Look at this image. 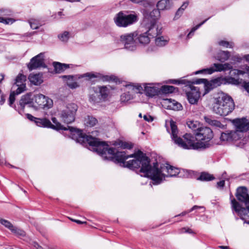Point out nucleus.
<instances>
[{
  "label": "nucleus",
  "mask_w": 249,
  "mask_h": 249,
  "mask_svg": "<svg viewBox=\"0 0 249 249\" xmlns=\"http://www.w3.org/2000/svg\"><path fill=\"white\" fill-rule=\"evenodd\" d=\"M76 134L75 136L77 137L74 138H76L78 142L82 144L88 143L92 147V150L97 152L104 160L117 161L122 163L125 167L131 169H141L142 164L138 168H130L127 166L129 161L138 159V155L142 153L141 151L137 154L127 155L124 151L117 152L115 148L109 147L108 145L106 142H100L98 139L91 136H83L80 131H77Z\"/></svg>",
  "instance_id": "f257e3e1"
},
{
  "label": "nucleus",
  "mask_w": 249,
  "mask_h": 249,
  "mask_svg": "<svg viewBox=\"0 0 249 249\" xmlns=\"http://www.w3.org/2000/svg\"><path fill=\"white\" fill-rule=\"evenodd\" d=\"M150 162V159L145 154L141 153L138 155V159L129 161L127 166L130 168H138L142 164L140 170L141 176L151 178L154 184H160L165 177H172L179 173L178 169L168 164L159 168L157 162L151 166Z\"/></svg>",
  "instance_id": "f03ea898"
},
{
  "label": "nucleus",
  "mask_w": 249,
  "mask_h": 249,
  "mask_svg": "<svg viewBox=\"0 0 249 249\" xmlns=\"http://www.w3.org/2000/svg\"><path fill=\"white\" fill-rule=\"evenodd\" d=\"M171 135L174 142L179 146L186 149H198L208 148L209 141L213 138L212 130L208 127L202 126L196 133V138L191 134L186 133L183 139L178 137V128L175 123L170 122Z\"/></svg>",
  "instance_id": "7ed1b4c3"
},
{
  "label": "nucleus",
  "mask_w": 249,
  "mask_h": 249,
  "mask_svg": "<svg viewBox=\"0 0 249 249\" xmlns=\"http://www.w3.org/2000/svg\"><path fill=\"white\" fill-rule=\"evenodd\" d=\"M213 111L220 116H226L235 108V104L231 96L223 92L217 93L213 98Z\"/></svg>",
  "instance_id": "20e7f679"
},
{
  "label": "nucleus",
  "mask_w": 249,
  "mask_h": 249,
  "mask_svg": "<svg viewBox=\"0 0 249 249\" xmlns=\"http://www.w3.org/2000/svg\"><path fill=\"white\" fill-rule=\"evenodd\" d=\"M170 83L174 84H184L185 85V87L190 89V91L187 92L186 94L187 99L189 103L191 104H195L197 103L200 97V93L198 91V89H197L196 87L194 86V84H198L201 83H203L204 84V88L206 90L205 93H208L211 89L209 88H208L206 87V84H207L208 83H210V82L208 81L205 79H199L193 82L187 81L185 79H172L170 80Z\"/></svg>",
  "instance_id": "39448f33"
},
{
  "label": "nucleus",
  "mask_w": 249,
  "mask_h": 249,
  "mask_svg": "<svg viewBox=\"0 0 249 249\" xmlns=\"http://www.w3.org/2000/svg\"><path fill=\"white\" fill-rule=\"evenodd\" d=\"M238 200L244 202L246 208L242 207L235 199L231 200L232 208L243 220L249 219V195L246 188L240 187L237 188L236 195Z\"/></svg>",
  "instance_id": "423d86ee"
},
{
  "label": "nucleus",
  "mask_w": 249,
  "mask_h": 249,
  "mask_svg": "<svg viewBox=\"0 0 249 249\" xmlns=\"http://www.w3.org/2000/svg\"><path fill=\"white\" fill-rule=\"evenodd\" d=\"M77 108L78 107L76 104H69L58 110V116L62 122L67 124H71L75 120Z\"/></svg>",
  "instance_id": "0eeeda50"
},
{
  "label": "nucleus",
  "mask_w": 249,
  "mask_h": 249,
  "mask_svg": "<svg viewBox=\"0 0 249 249\" xmlns=\"http://www.w3.org/2000/svg\"><path fill=\"white\" fill-rule=\"evenodd\" d=\"M135 14H125L123 12L118 13L114 18L115 24L119 27H125L137 21Z\"/></svg>",
  "instance_id": "6e6552de"
},
{
  "label": "nucleus",
  "mask_w": 249,
  "mask_h": 249,
  "mask_svg": "<svg viewBox=\"0 0 249 249\" xmlns=\"http://www.w3.org/2000/svg\"><path fill=\"white\" fill-rule=\"evenodd\" d=\"M145 26L148 30L140 34L137 37L139 43L143 45L149 43L151 38H153L161 34V29H159L158 27H150L149 25Z\"/></svg>",
  "instance_id": "1a4fd4ad"
},
{
  "label": "nucleus",
  "mask_w": 249,
  "mask_h": 249,
  "mask_svg": "<svg viewBox=\"0 0 249 249\" xmlns=\"http://www.w3.org/2000/svg\"><path fill=\"white\" fill-rule=\"evenodd\" d=\"M241 80L239 78H235L232 77H219L212 80L210 83H208L207 84H206V86L210 89H213V88L222 84H231L237 85L241 83Z\"/></svg>",
  "instance_id": "9d476101"
},
{
  "label": "nucleus",
  "mask_w": 249,
  "mask_h": 249,
  "mask_svg": "<svg viewBox=\"0 0 249 249\" xmlns=\"http://www.w3.org/2000/svg\"><path fill=\"white\" fill-rule=\"evenodd\" d=\"M137 35L135 33H126L120 36V41L124 45L125 49L133 51L136 49L137 43L134 37Z\"/></svg>",
  "instance_id": "9b49d317"
},
{
  "label": "nucleus",
  "mask_w": 249,
  "mask_h": 249,
  "mask_svg": "<svg viewBox=\"0 0 249 249\" xmlns=\"http://www.w3.org/2000/svg\"><path fill=\"white\" fill-rule=\"evenodd\" d=\"M232 66L228 63L224 64L214 63L212 67L204 69L196 72V74L204 73L211 74L215 71H222L231 70Z\"/></svg>",
  "instance_id": "f8f14e48"
},
{
  "label": "nucleus",
  "mask_w": 249,
  "mask_h": 249,
  "mask_svg": "<svg viewBox=\"0 0 249 249\" xmlns=\"http://www.w3.org/2000/svg\"><path fill=\"white\" fill-rule=\"evenodd\" d=\"M52 120L54 124H53L51 123V125H50V126H49V128H53V129H55L57 130H66L69 129L71 133V138L73 140H75L77 142H79L81 144V142H79L78 141V140H77L76 138H74L75 137H76L75 136H76V133L77 131H80L81 132L83 136H88V135L83 134L82 133V131L80 130L76 129L75 128L70 127V126H68V128L66 127L63 126V125H62L59 122H58L57 121L56 118H55V117H53L52 118Z\"/></svg>",
  "instance_id": "ddd939ff"
},
{
  "label": "nucleus",
  "mask_w": 249,
  "mask_h": 249,
  "mask_svg": "<svg viewBox=\"0 0 249 249\" xmlns=\"http://www.w3.org/2000/svg\"><path fill=\"white\" fill-rule=\"evenodd\" d=\"M30 70H33L40 67H46L44 62V53H41L33 57L27 65Z\"/></svg>",
  "instance_id": "4468645a"
},
{
  "label": "nucleus",
  "mask_w": 249,
  "mask_h": 249,
  "mask_svg": "<svg viewBox=\"0 0 249 249\" xmlns=\"http://www.w3.org/2000/svg\"><path fill=\"white\" fill-rule=\"evenodd\" d=\"M35 102L38 107L42 108H50L53 105V100L42 94H38L34 96Z\"/></svg>",
  "instance_id": "2eb2a0df"
},
{
  "label": "nucleus",
  "mask_w": 249,
  "mask_h": 249,
  "mask_svg": "<svg viewBox=\"0 0 249 249\" xmlns=\"http://www.w3.org/2000/svg\"><path fill=\"white\" fill-rule=\"evenodd\" d=\"M26 76L22 74H18L17 76L13 88H17L16 93L18 95L26 90Z\"/></svg>",
  "instance_id": "dca6fc26"
},
{
  "label": "nucleus",
  "mask_w": 249,
  "mask_h": 249,
  "mask_svg": "<svg viewBox=\"0 0 249 249\" xmlns=\"http://www.w3.org/2000/svg\"><path fill=\"white\" fill-rule=\"evenodd\" d=\"M160 17V10L158 9H154L147 17H145L143 23L145 26L149 25L150 27H157L156 25V21Z\"/></svg>",
  "instance_id": "f3484780"
},
{
  "label": "nucleus",
  "mask_w": 249,
  "mask_h": 249,
  "mask_svg": "<svg viewBox=\"0 0 249 249\" xmlns=\"http://www.w3.org/2000/svg\"><path fill=\"white\" fill-rule=\"evenodd\" d=\"M233 124L236 128L235 131L237 134L238 132H246L249 130V121L245 118L234 119Z\"/></svg>",
  "instance_id": "a211bd4d"
},
{
  "label": "nucleus",
  "mask_w": 249,
  "mask_h": 249,
  "mask_svg": "<svg viewBox=\"0 0 249 249\" xmlns=\"http://www.w3.org/2000/svg\"><path fill=\"white\" fill-rule=\"evenodd\" d=\"M161 104L164 108L168 109L179 110L182 108V106L180 103L171 99H163Z\"/></svg>",
  "instance_id": "6ab92c4d"
},
{
  "label": "nucleus",
  "mask_w": 249,
  "mask_h": 249,
  "mask_svg": "<svg viewBox=\"0 0 249 249\" xmlns=\"http://www.w3.org/2000/svg\"><path fill=\"white\" fill-rule=\"evenodd\" d=\"M240 138V136L236 131H231L221 133L220 140L222 141L228 142L236 141Z\"/></svg>",
  "instance_id": "aec40b11"
},
{
  "label": "nucleus",
  "mask_w": 249,
  "mask_h": 249,
  "mask_svg": "<svg viewBox=\"0 0 249 249\" xmlns=\"http://www.w3.org/2000/svg\"><path fill=\"white\" fill-rule=\"evenodd\" d=\"M142 87L140 85H135L133 84H128L125 86L124 91L126 93L132 95L134 97L135 94L141 93L142 91Z\"/></svg>",
  "instance_id": "412c9836"
},
{
  "label": "nucleus",
  "mask_w": 249,
  "mask_h": 249,
  "mask_svg": "<svg viewBox=\"0 0 249 249\" xmlns=\"http://www.w3.org/2000/svg\"><path fill=\"white\" fill-rule=\"evenodd\" d=\"M153 85L152 83L144 84V92L148 96L153 97L158 93V89Z\"/></svg>",
  "instance_id": "4be33fe9"
},
{
  "label": "nucleus",
  "mask_w": 249,
  "mask_h": 249,
  "mask_svg": "<svg viewBox=\"0 0 249 249\" xmlns=\"http://www.w3.org/2000/svg\"><path fill=\"white\" fill-rule=\"evenodd\" d=\"M30 82L35 85H38L43 82L42 75L40 73L31 74L29 76Z\"/></svg>",
  "instance_id": "5701e85b"
},
{
  "label": "nucleus",
  "mask_w": 249,
  "mask_h": 249,
  "mask_svg": "<svg viewBox=\"0 0 249 249\" xmlns=\"http://www.w3.org/2000/svg\"><path fill=\"white\" fill-rule=\"evenodd\" d=\"M95 89V94L96 95H98L99 94L101 99H104L107 97L108 91L106 87H98Z\"/></svg>",
  "instance_id": "b1692460"
},
{
  "label": "nucleus",
  "mask_w": 249,
  "mask_h": 249,
  "mask_svg": "<svg viewBox=\"0 0 249 249\" xmlns=\"http://www.w3.org/2000/svg\"><path fill=\"white\" fill-rule=\"evenodd\" d=\"M160 34L154 37H156L155 44L157 46L163 47L165 46L168 43L169 38L167 37L160 36Z\"/></svg>",
  "instance_id": "393cba45"
},
{
  "label": "nucleus",
  "mask_w": 249,
  "mask_h": 249,
  "mask_svg": "<svg viewBox=\"0 0 249 249\" xmlns=\"http://www.w3.org/2000/svg\"><path fill=\"white\" fill-rule=\"evenodd\" d=\"M230 56V53L228 51H220L218 53L215 58L218 61L224 62L227 60Z\"/></svg>",
  "instance_id": "a878e982"
},
{
  "label": "nucleus",
  "mask_w": 249,
  "mask_h": 249,
  "mask_svg": "<svg viewBox=\"0 0 249 249\" xmlns=\"http://www.w3.org/2000/svg\"><path fill=\"white\" fill-rule=\"evenodd\" d=\"M135 4H138L142 6L144 8L152 6L154 4L153 0H130Z\"/></svg>",
  "instance_id": "bb28decb"
},
{
  "label": "nucleus",
  "mask_w": 249,
  "mask_h": 249,
  "mask_svg": "<svg viewBox=\"0 0 249 249\" xmlns=\"http://www.w3.org/2000/svg\"><path fill=\"white\" fill-rule=\"evenodd\" d=\"M35 123L39 127H49L51 125V122L46 118H36L35 120Z\"/></svg>",
  "instance_id": "cd10ccee"
},
{
  "label": "nucleus",
  "mask_w": 249,
  "mask_h": 249,
  "mask_svg": "<svg viewBox=\"0 0 249 249\" xmlns=\"http://www.w3.org/2000/svg\"><path fill=\"white\" fill-rule=\"evenodd\" d=\"M188 126L196 133L202 126L199 122L197 121H189L187 123Z\"/></svg>",
  "instance_id": "c85d7f7f"
},
{
  "label": "nucleus",
  "mask_w": 249,
  "mask_h": 249,
  "mask_svg": "<svg viewBox=\"0 0 249 249\" xmlns=\"http://www.w3.org/2000/svg\"><path fill=\"white\" fill-rule=\"evenodd\" d=\"M63 78L67 79V84L71 89H76L79 87V85L76 82L73 81L74 77L73 76L65 75Z\"/></svg>",
  "instance_id": "c756f323"
},
{
  "label": "nucleus",
  "mask_w": 249,
  "mask_h": 249,
  "mask_svg": "<svg viewBox=\"0 0 249 249\" xmlns=\"http://www.w3.org/2000/svg\"><path fill=\"white\" fill-rule=\"evenodd\" d=\"M157 7L160 11L169 9L170 7L169 1L168 0H160L158 2Z\"/></svg>",
  "instance_id": "7c9ffc66"
},
{
  "label": "nucleus",
  "mask_w": 249,
  "mask_h": 249,
  "mask_svg": "<svg viewBox=\"0 0 249 249\" xmlns=\"http://www.w3.org/2000/svg\"><path fill=\"white\" fill-rule=\"evenodd\" d=\"M53 67L56 73H61L69 68V65L65 64H62L59 62H54Z\"/></svg>",
  "instance_id": "2f4dec72"
},
{
  "label": "nucleus",
  "mask_w": 249,
  "mask_h": 249,
  "mask_svg": "<svg viewBox=\"0 0 249 249\" xmlns=\"http://www.w3.org/2000/svg\"><path fill=\"white\" fill-rule=\"evenodd\" d=\"M103 77V76L101 74L99 73H92V72H87L84 73L83 74L80 75L78 76V78H86L88 79H91L93 78H97L101 79Z\"/></svg>",
  "instance_id": "473e14b6"
},
{
  "label": "nucleus",
  "mask_w": 249,
  "mask_h": 249,
  "mask_svg": "<svg viewBox=\"0 0 249 249\" xmlns=\"http://www.w3.org/2000/svg\"><path fill=\"white\" fill-rule=\"evenodd\" d=\"M84 122L87 126L92 127L97 124V120L94 117L88 116L85 119Z\"/></svg>",
  "instance_id": "72a5a7b5"
},
{
  "label": "nucleus",
  "mask_w": 249,
  "mask_h": 249,
  "mask_svg": "<svg viewBox=\"0 0 249 249\" xmlns=\"http://www.w3.org/2000/svg\"><path fill=\"white\" fill-rule=\"evenodd\" d=\"M31 103V94H27L22 96L20 101L19 105L20 106L24 107L25 105L29 104Z\"/></svg>",
  "instance_id": "f704fd0d"
},
{
  "label": "nucleus",
  "mask_w": 249,
  "mask_h": 249,
  "mask_svg": "<svg viewBox=\"0 0 249 249\" xmlns=\"http://www.w3.org/2000/svg\"><path fill=\"white\" fill-rule=\"evenodd\" d=\"M95 88H93V89L91 90L89 100L93 102H98L99 100H101V98L99 94L98 95H96L95 93Z\"/></svg>",
  "instance_id": "c9c22d12"
},
{
  "label": "nucleus",
  "mask_w": 249,
  "mask_h": 249,
  "mask_svg": "<svg viewBox=\"0 0 249 249\" xmlns=\"http://www.w3.org/2000/svg\"><path fill=\"white\" fill-rule=\"evenodd\" d=\"M198 179L202 181H210L213 179L214 177L213 175L208 173H203L200 175Z\"/></svg>",
  "instance_id": "e433bc0d"
},
{
  "label": "nucleus",
  "mask_w": 249,
  "mask_h": 249,
  "mask_svg": "<svg viewBox=\"0 0 249 249\" xmlns=\"http://www.w3.org/2000/svg\"><path fill=\"white\" fill-rule=\"evenodd\" d=\"M175 87L172 86H163L161 88V90L162 93L167 94L169 93H172L175 89Z\"/></svg>",
  "instance_id": "4c0bfd02"
},
{
  "label": "nucleus",
  "mask_w": 249,
  "mask_h": 249,
  "mask_svg": "<svg viewBox=\"0 0 249 249\" xmlns=\"http://www.w3.org/2000/svg\"><path fill=\"white\" fill-rule=\"evenodd\" d=\"M134 98L132 95H130L125 91L121 96V101L122 102H126Z\"/></svg>",
  "instance_id": "58836bf2"
},
{
  "label": "nucleus",
  "mask_w": 249,
  "mask_h": 249,
  "mask_svg": "<svg viewBox=\"0 0 249 249\" xmlns=\"http://www.w3.org/2000/svg\"><path fill=\"white\" fill-rule=\"evenodd\" d=\"M11 231L14 234L19 236H24L25 235V233L23 231L14 226Z\"/></svg>",
  "instance_id": "ea45409f"
},
{
  "label": "nucleus",
  "mask_w": 249,
  "mask_h": 249,
  "mask_svg": "<svg viewBox=\"0 0 249 249\" xmlns=\"http://www.w3.org/2000/svg\"><path fill=\"white\" fill-rule=\"evenodd\" d=\"M0 223L4 226L6 228L9 229L10 231L14 227V226L10 223V222L0 218Z\"/></svg>",
  "instance_id": "a19ab883"
},
{
  "label": "nucleus",
  "mask_w": 249,
  "mask_h": 249,
  "mask_svg": "<svg viewBox=\"0 0 249 249\" xmlns=\"http://www.w3.org/2000/svg\"><path fill=\"white\" fill-rule=\"evenodd\" d=\"M218 44L220 46H223L225 48H232L233 43L232 42H228L225 40H221L218 42Z\"/></svg>",
  "instance_id": "79ce46f5"
},
{
  "label": "nucleus",
  "mask_w": 249,
  "mask_h": 249,
  "mask_svg": "<svg viewBox=\"0 0 249 249\" xmlns=\"http://www.w3.org/2000/svg\"><path fill=\"white\" fill-rule=\"evenodd\" d=\"M58 36L60 40H61L62 41L66 42L69 38V33L65 31L62 34L58 35Z\"/></svg>",
  "instance_id": "37998d69"
},
{
  "label": "nucleus",
  "mask_w": 249,
  "mask_h": 249,
  "mask_svg": "<svg viewBox=\"0 0 249 249\" xmlns=\"http://www.w3.org/2000/svg\"><path fill=\"white\" fill-rule=\"evenodd\" d=\"M14 21L13 18H4L2 16H0V22L3 23L5 24H12Z\"/></svg>",
  "instance_id": "c03bdc74"
},
{
  "label": "nucleus",
  "mask_w": 249,
  "mask_h": 249,
  "mask_svg": "<svg viewBox=\"0 0 249 249\" xmlns=\"http://www.w3.org/2000/svg\"><path fill=\"white\" fill-rule=\"evenodd\" d=\"M12 14V12L10 9H0V16H10Z\"/></svg>",
  "instance_id": "a18cd8bd"
},
{
  "label": "nucleus",
  "mask_w": 249,
  "mask_h": 249,
  "mask_svg": "<svg viewBox=\"0 0 249 249\" xmlns=\"http://www.w3.org/2000/svg\"><path fill=\"white\" fill-rule=\"evenodd\" d=\"M245 71L233 69L231 71L230 75L231 76H236L239 75H243L245 73Z\"/></svg>",
  "instance_id": "49530a36"
},
{
  "label": "nucleus",
  "mask_w": 249,
  "mask_h": 249,
  "mask_svg": "<svg viewBox=\"0 0 249 249\" xmlns=\"http://www.w3.org/2000/svg\"><path fill=\"white\" fill-rule=\"evenodd\" d=\"M17 95L16 93V90L12 92H11L10 94L9 98V105L10 106L12 107L13 104L15 101V95Z\"/></svg>",
  "instance_id": "de8ad7c7"
},
{
  "label": "nucleus",
  "mask_w": 249,
  "mask_h": 249,
  "mask_svg": "<svg viewBox=\"0 0 249 249\" xmlns=\"http://www.w3.org/2000/svg\"><path fill=\"white\" fill-rule=\"evenodd\" d=\"M29 23L30 24L31 28H32L33 29H37L40 25L38 21L35 19H31L29 21Z\"/></svg>",
  "instance_id": "09e8293b"
},
{
  "label": "nucleus",
  "mask_w": 249,
  "mask_h": 249,
  "mask_svg": "<svg viewBox=\"0 0 249 249\" xmlns=\"http://www.w3.org/2000/svg\"><path fill=\"white\" fill-rule=\"evenodd\" d=\"M206 21V20L199 24L196 25V27H194L192 30L190 31V32L188 34L187 36L188 38H190V36L193 34V33L199 27H200Z\"/></svg>",
  "instance_id": "8fccbe9b"
},
{
  "label": "nucleus",
  "mask_w": 249,
  "mask_h": 249,
  "mask_svg": "<svg viewBox=\"0 0 249 249\" xmlns=\"http://www.w3.org/2000/svg\"><path fill=\"white\" fill-rule=\"evenodd\" d=\"M182 8H179L176 12L175 17L174 18V20L178 19L181 16L183 13V11H182Z\"/></svg>",
  "instance_id": "3c124183"
},
{
  "label": "nucleus",
  "mask_w": 249,
  "mask_h": 249,
  "mask_svg": "<svg viewBox=\"0 0 249 249\" xmlns=\"http://www.w3.org/2000/svg\"><path fill=\"white\" fill-rule=\"evenodd\" d=\"M212 125L215 126L216 127H218L221 128H224V125L223 124H222L219 121L215 120H213V122Z\"/></svg>",
  "instance_id": "603ef678"
},
{
  "label": "nucleus",
  "mask_w": 249,
  "mask_h": 249,
  "mask_svg": "<svg viewBox=\"0 0 249 249\" xmlns=\"http://www.w3.org/2000/svg\"><path fill=\"white\" fill-rule=\"evenodd\" d=\"M143 118L145 121L148 122H152L153 120L152 117L148 114L144 115Z\"/></svg>",
  "instance_id": "864d4df0"
},
{
  "label": "nucleus",
  "mask_w": 249,
  "mask_h": 249,
  "mask_svg": "<svg viewBox=\"0 0 249 249\" xmlns=\"http://www.w3.org/2000/svg\"><path fill=\"white\" fill-rule=\"evenodd\" d=\"M204 120L206 121V122H207L208 124H210L211 125L213 122V120H212L211 118H210L209 117H205Z\"/></svg>",
  "instance_id": "5fc2aeb1"
},
{
  "label": "nucleus",
  "mask_w": 249,
  "mask_h": 249,
  "mask_svg": "<svg viewBox=\"0 0 249 249\" xmlns=\"http://www.w3.org/2000/svg\"><path fill=\"white\" fill-rule=\"evenodd\" d=\"M181 232H188L190 233H193V231L190 229H186V228H183L181 230Z\"/></svg>",
  "instance_id": "6e6d98bb"
},
{
  "label": "nucleus",
  "mask_w": 249,
  "mask_h": 249,
  "mask_svg": "<svg viewBox=\"0 0 249 249\" xmlns=\"http://www.w3.org/2000/svg\"><path fill=\"white\" fill-rule=\"evenodd\" d=\"M203 208H204L202 206H197V205H195L191 209L188 210V212H192L194 210H197V209H203Z\"/></svg>",
  "instance_id": "4d7b16f0"
},
{
  "label": "nucleus",
  "mask_w": 249,
  "mask_h": 249,
  "mask_svg": "<svg viewBox=\"0 0 249 249\" xmlns=\"http://www.w3.org/2000/svg\"><path fill=\"white\" fill-rule=\"evenodd\" d=\"M225 185V180L224 179L218 182L217 183V186L218 187L222 188Z\"/></svg>",
  "instance_id": "13d9d810"
},
{
  "label": "nucleus",
  "mask_w": 249,
  "mask_h": 249,
  "mask_svg": "<svg viewBox=\"0 0 249 249\" xmlns=\"http://www.w3.org/2000/svg\"><path fill=\"white\" fill-rule=\"evenodd\" d=\"M189 4L188 1L184 2L179 8H182V10L184 12V10L187 8Z\"/></svg>",
  "instance_id": "bf43d9fd"
},
{
  "label": "nucleus",
  "mask_w": 249,
  "mask_h": 249,
  "mask_svg": "<svg viewBox=\"0 0 249 249\" xmlns=\"http://www.w3.org/2000/svg\"><path fill=\"white\" fill-rule=\"evenodd\" d=\"M243 87L245 90L249 93V82H244Z\"/></svg>",
  "instance_id": "052dcab7"
},
{
  "label": "nucleus",
  "mask_w": 249,
  "mask_h": 249,
  "mask_svg": "<svg viewBox=\"0 0 249 249\" xmlns=\"http://www.w3.org/2000/svg\"><path fill=\"white\" fill-rule=\"evenodd\" d=\"M33 245L36 249H44L41 246L38 244L36 242H33Z\"/></svg>",
  "instance_id": "680f3d73"
},
{
  "label": "nucleus",
  "mask_w": 249,
  "mask_h": 249,
  "mask_svg": "<svg viewBox=\"0 0 249 249\" xmlns=\"http://www.w3.org/2000/svg\"><path fill=\"white\" fill-rule=\"evenodd\" d=\"M27 118L32 121H34L35 122V120L36 119V118L34 117L33 116H32V115L30 114H27Z\"/></svg>",
  "instance_id": "e2e57ef3"
},
{
  "label": "nucleus",
  "mask_w": 249,
  "mask_h": 249,
  "mask_svg": "<svg viewBox=\"0 0 249 249\" xmlns=\"http://www.w3.org/2000/svg\"><path fill=\"white\" fill-rule=\"evenodd\" d=\"M233 60H236L238 62H240L242 60L241 57L239 55H236L234 56V58H232Z\"/></svg>",
  "instance_id": "0e129e2a"
},
{
  "label": "nucleus",
  "mask_w": 249,
  "mask_h": 249,
  "mask_svg": "<svg viewBox=\"0 0 249 249\" xmlns=\"http://www.w3.org/2000/svg\"><path fill=\"white\" fill-rule=\"evenodd\" d=\"M123 146L124 148H127V149H131L132 148V146L129 144V143H126V142H125Z\"/></svg>",
  "instance_id": "69168bd1"
},
{
  "label": "nucleus",
  "mask_w": 249,
  "mask_h": 249,
  "mask_svg": "<svg viewBox=\"0 0 249 249\" xmlns=\"http://www.w3.org/2000/svg\"><path fill=\"white\" fill-rule=\"evenodd\" d=\"M71 220L72 221H74V222H76V223H77L78 224H79L86 223V222H82V221H80L79 220L71 219Z\"/></svg>",
  "instance_id": "338daca9"
},
{
  "label": "nucleus",
  "mask_w": 249,
  "mask_h": 249,
  "mask_svg": "<svg viewBox=\"0 0 249 249\" xmlns=\"http://www.w3.org/2000/svg\"><path fill=\"white\" fill-rule=\"evenodd\" d=\"M189 213L190 212H188V211H185V212H183L177 215L176 216H184V215H186L187 213Z\"/></svg>",
  "instance_id": "774afa93"
}]
</instances>
